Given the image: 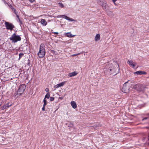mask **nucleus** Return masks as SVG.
<instances>
[{
  "mask_svg": "<svg viewBox=\"0 0 149 149\" xmlns=\"http://www.w3.org/2000/svg\"><path fill=\"white\" fill-rule=\"evenodd\" d=\"M65 36L69 38H72L76 36V35H72L71 32L65 33Z\"/></svg>",
  "mask_w": 149,
  "mask_h": 149,
  "instance_id": "obj_11",
  "label": "nucleus"
},
{
  "mask_svg": "<svg viewBox=\"0 0 149 149\" xmlns=\"http://www.w3.org/2000/svg\"><path fill=\"white\" fill-rule=\"evenodd\" d=\"M100 35L98 34H97L95 36V41H98L100 40Z\"/></svg>",
  "mask_w": 149,
  "mask_h": 149,
  "instance_id": "obj_15",
  "label": "nucleus"
},
{
  "mask_svg": "<svg viewBox=\"0 0 149 149\" xmlns=\"http://www.w3.org/2000/svg\"><path fill=\"white\" fill-rule=\"evenodd\" d=\"M50 97V94L49 93H48L45 95L44 99L47 98L49 99Z\"/></svg>",
  "mask_w": 149,
  "mask_h": 149,
  "instance_id": "obj_19",
  "label": "nucleus"
},
{
  "mask_svg": "<svg viewBox=\"0 0 149 149\" xmlns=\"http://www.w3.org/2000/svg\"><path fill=\"white\" fill-rule=\"evenodd\" d=\"M40 22L41 24L43 26H46L47 24V22L44 19H41Z\"/></svg>",
  "mask_w": 149,
  "mask_h": 149,
  "instance_id": "obj_10",
  "label": "nucleus"
},
{
  "mask_svg": "<svg viewBox=\"0 0 149 149\" xmlns=\"http://www.w3.org/2000/svg\"><path fill=\"white\" fill-rule=\"evenodd\" d=\"M65 82H62L61 83L59 84L58 85H59V87L62 86H63L65 84Z\"/></svg>",
  "mask_w": 149,
  "mask_h": 149,
  "instance_id": "obj_21",
  "label": "nucleus"
},
{
  "mask_svg": "<svg viewBox=\"0 0 149 149\" xmlns=\"http://www.w3.org/2000/svg\"><path fill=\"white\" fill-rule=\"evenodd\" d=\"M135 74H139L141 75L142 74H146V72H144L141 71H139L135 72L134 73Z\"/></svg>",
  "mask_w": 149,
  "mask_h": 149,
  "instance_id": "obj_9",
  "label": "nucleus"
},
{
  "mask_svg": "<svg viewBox=\"0 0 149 149\" xmlns=\"http://www.w3.org/2000/svg\"><path fill=\"white\" fill-rule=\"evenodd\" d=\"M13 42L15 43L21 40V37L19 35H17L15 33H13L9 38Z\"/></svg>",
  "mask_w": 149,
  "mask_h": 149,
  "instance_id": "obj_3",
  "label": "nucleus"
},
{
  "mask_svg": "<svg viewBox=\"0 0 149 149\" xmlns=\"http://www.w3.org/2000/svg\"><path fill=\"white\" fill-rule=\"evenodd\" d=\"M54 100V98L53 97H50V100L51 101H53Z\"/></svg>",
  "mask_w": 149,
  "mask_h": 149,
  "instance_id": "obj_29",
  "label": "nucleus"
},
{
  "mask_svg": "<svg viewBox=\"0 0 149 149\" xmlns=\"http://www.w3.org/2000/svg\"><path fill=\"white\" fill-rule=\"evenodd\" d=\"M29 1L31 3H33L34 2H36V1L35 0H29ZM28 1L29 0H25V2L27 3V5H26L27 6H29V4L28 3Z\"/></svg>",
  "mask_w": 149,
  "mask_h": 149,
  "instance_id": "obj_17",
  "label": "nucleus"
},
{
  "mask_svg": "<svg viewBox=\"0 0 149 149\" xmlns=\"http://www.w3.org/2000/svg\"><path fill=\"white\" fill-rule=\"evenodd\" d=\"M130 85L127 82L125 83L123 85L122 91L125 93H127L131 90Z\"/></svg>",
  "mask_w": 149,
  "mask_h": 149,
  "instance_id": "obj_4",
  "label": "nucleus"
},
{
  "mask_svg": "<svg viewBox=\"0 0 149 149\" xmlns=\"http://www.w3.org/2000/svg\"><path fill=\"white\" fill-rule=\"evenodd\" d=\"M147 118H143V120H146V119Z\"/></svg>",
  "mask_w": 149,
  "mask_h": 149,
  "instance_id": "obj_35",
  "label": "nucleus"
},
{
  "mask_svg": "<svg viewBox=\"0 0 149 149\" xmlns=\"http://www.w3.org/2000/svg\"><path fill=\"white\" fill-rule=\"evenodd\" d=\"M6 105H3V106L1 107V110H3L5 109H7V108H6Z\"/></svg>",
  "mask_w": 149,
  "mask_h": 149,
  "instance_id": "obj_20",
  "label": "nucleus"
},
{
  "mask_svg": "<svg viewBox=\"0 0 149 149\" xmlns=\"http://www.w3.org/2000/svg\"><path fill=\"white\" fill-rule=\"evenodd\" d=\"M65 16V15H58L57 16V17H58V18H61V17H62L63 18H64V17Z\"/></svg>",
  "mask_w": 149,
  "mask_h": 149,
  "instance_id": "obj_23",
  "label": "nucleus"
},
{
  "mask_svg": "<svg viewBox=\"0 0 149 149\" xmlns=\"http://www.w3.org/2000/svg\"><path fill=\"white\" fill-rule=\"evenodd\" d=\"M70 104L72 107L74 109H75L77 108V105L76 102L74 101H71Z\"/></svg>",
  "mask_w": 149,
  "mask_h": 149,
  "instance_id": "obj_13",
  "label": "nucleus"
},
{
  "mask_svg": "<svg viewBox=\"0 0 149 149\" xmlns=\"http://www.w3.org/2000/svg\"><path fill=\"white\" fill-rule=\"evenodd\" d=\"M113 2H116L117 0H111Z\"/></svg>",
  "mask_w": 149,
  "mask_h": 149,
  "instance_id": "obj_36",
  "label": "nucleus"
},
{
  "mask_svg": "<svg viewBox=\"0 0 149 149\" xmlns=\"http://www.w3.org/2000/svg\"><path fill=\"white\" fill-rule=\"evenodd\" d=\"M60 98L61 99H63V98L62 97H60Z\"/></svg>",
  "mask_w": 149,
  "mask_h": 149,
  "instance_id": "obj_37",
  "label": "nucleus"
},
{
  "mask_svg": "<svg viewBox=\"0 0 149 149\" xmlns=\"http://www.w3.org/2000/svg\"><path fill=\"white\" fill-rule=\"evenodd\" d=\"M43 102H44L43 106H45V105L47 104V101H46V100H45V99H44L43 100Z\"/></svg>",
  "mask_w": 149,
  "mask_h": 149,
  "instance_id": "obj_24",
  "label": "nucleus"
},
{
  "mask_svg": "<svg viewBox=\"0 0 149 149\" xmlns=\"http://www.w3.org/2000/svg\"><path fill=\"white\" fill-rule=\"evenodd\" d=\"M5 24L6 29L8 30H11L14 27V25L8 22H6Z\"/></svg>",
  "mask_w": 149,
  "mask_h": 149,
  "instance_id": "obj_7",
  "label": "nucleus"
},
{
  "mask_svg": "<svg viewBox=\"0 0 149 149\" xmlns=\"http://www.w3.org/2000/svg\"><path fill=\"white\" fill-rule=\"evenodd\" d=\"M116 2H113L114 4L115 5V6H117V5L116 3H115Z\"/></svg>",
  "mask_w": 149,
  "mask_h": 149,
  "instance_id": "obj_32",
  "label": "nucleus"
},
{
  "mask_svg": "<svg viewBox=\"0 0 149 149\" xmlns=\"http://www.w3.org/2000/svg\"><path fill=\"white\" fill-rule=\"evenodd\" d=\"M58 4L59 5L60 7H61V8H63L64 7L63 4L61 3H58Z\"/></svg>",
  "mask_w": 149,
  "mask_h": 149,
  "instance_id": "obj_22",
  "label": "nucleus"
},
{
  "mask_svg": "<svg viewBox=\"0 0 149 149\" xmlns=\"http://www.w3.org/2000/svg\"><path fill=\"white\" fill-rule=\"evenodd\" d=\"M102 6L103 8L105 10L108 7V5L106 2H104L102 3Z\"/></svg>",
  "mask_w": 149,
  "mask_h": 149,
  "instance_id": "obj_14",
  "label": "nucleus"
},
{
  "mask_svg": "<svg viewBox=\"0 0 149 149\" xmlns=\"http://www.w3.org/2000/svg\"><path fill=\"white\" fill-rule=\"evenodd\" d=\"M45 106H43V107H42V111H45Z\"/></svg>",
  "mask_w": 149,
  "mask_h": 149,
  "instance_id": "obj_30",
  "label": "nucleus"
},
{
  "mask_svg": "<svg viewBox=\"0 0 149 149\" xmlns=\"http://www.w3.org/2000/svg\"><path fill=\"white\" fill-rule=\"evenodd\" d=\"M59 85H58V84L56 85L54 87L55 88H58V87H59Z\"/></svg>",
  "mask_w": 149,
  "mask_h": 149,
  "instance_id": "obj_27",
  "label": "nucleus"
},
{
  "mask_svg": "<svg viewBox=\"0 0 149 149\" xmlns=\"http://www.w3.org/2000/svg\"><path fill=\"white\" fill-rule=\"evenodd\" d=\"M24 55V54L23 53H20L19 54V58H21Z\"/></svg>",
  "mask_w": 149,
  "mask_h": 149,
  "instance_id": "obj_25",
  "label": "nucleus"
},
{
  "mask_svg": "<svg viewBox=\"0 0 149 149\" xmlns=\"http://www.w3.org/2000/svg\"><path fill=\"white\" fill-rule=\"evenodd\" d=\"M115 66L116 68L115 67V66H113L112 64L109 63L106 65L105 68L107 69H109L110 71L111 72V73L116 74L118 72L116 70L117 69L119 70V69L118 68L119 67L118 65L116 64Z\"/></svg>",
  "mask_w": 149,
  "mask_h": 149,
  "instance_id": "obj_1",
  "label": "nucleus"
},
{
  "mask_svg": "<svg viewBox=\"0 0 149 149\" xmlns=\"http://www.w3.org/2000/svg\"><path fill=\"white\" fill-rule=\"evenodd\" d=\"M77 74V73L76 72H72L69 73L68 77H72L76 75Z\"/></svg>",
  "mask_w": 149,
  "mask_h": 149,
  "instance_id": "obj_12",
  "label": "nucleus"
},
{
  "mask_svg": "<svg viewBox=\"0 0 149 149\" xmlns=\"http://www.w3.org/2000/svg\"><path fill=\"white\" fill-rule=\"evenodd\" d=\"M12 104V103L11 102H8L6 104L7 108H9L10 106H11Z\"/></svg>",
  "mask_w": 149,
  "mask_h": 149,
  "instance_id": "obj_18",
  "label": "nucleus"
},
{
  "mask_svg": "<svg viewBox=\"0 0 149 149\" xmlns=\"http://www.w3.org/2000/svg\"><path fill=\"white\" fill-rule=\"evenodd\" d=\"M36 5L38 6V5L33 4V7H34L35 6H36Z\"/></svg>",
  "mask_w": 149,
  "mask_h": 149,
  "instance_id": "obj_34",
  "label": "nucleus"
},
{
  "mask_svg": "<svg viewBox=\"0 0 149 149\" xmlns=\"http://www.w3.org/2000/svg\"><path fill=\"white\" fill-rule=\"evenodd\" d=\"M13 11L14 12V13H15V14H17V11H16V10L15 9H14V8H13Z\"/></svg>",
  "mask_w": 149,
  "mask_h": 149,
  "instance_id": "obj_28",
  "label": "nucleus"
},
{
  "mask_svg": "<svg viewBox=\"0 0 149 149\" xmlns=\"http://www.w3.org/2000/svg\"><path fill=\"white\" fill-rule=\"evenodd\" d=\"M15 14L16 15L17 17L18 18V19L19 20V22H20V23H21H21H22L21 21L19 19V16L17 15V14Z\"/></svg>",
  "mask_w": 149,
  "mask_h": 149,
  "instance_id": "obj_26",
  "label": "nucleus"
},
{
  "mask_svg": "<svg viewBox=\"0 0 149 149\" xmlns=\"http://www.w3.org/2000/svg\"><path fill=\"white\" fill-rule=\"evenodd\" d=\"M127 63L129 64L130 65L132 66L133 68H134L136 65V63H134L132 61H130L129 60H128Z\"/></svg>",
  "mask_w": 149,
  "mask_h": 149,
  "instance_id": "obj_8",
  "label": "nucleus"
},
{
  "mask_svg": "<svg viewBox=\"0 0 149 149\" xmlns=\"http://www.w3.org/2000/svg\"><path fill=\"white\" fill-rule=\"evenodd\" d=\"M54 33L55 34H57L58 33V32H54L53 33Z\"/></svg>",
  "mask_w": 149,
  "mask_h": 149,
  "instance_id": "obj_33",
  "label": "nucleus"
},
{
  "mask_svg": "<svg viewBox=\"0 0 149 149\" xmlns=\"http://www.w3.org/2000/svg\"><path fill=\"white\" fill-rule=\"evenodd\" d=\"M45 91L46 92H48L49 91V89L48 88H46L45 89Z\"/></svg>",
  "mask_w": 149,
  "mask_h": 149,
  "instance_id": "obj_31",
  "label": "nucleus"
},
{
  "mask_svg": "<svg viewBox=\"0 0 149 149\" xmlns=\"http://www.w3.org/2000/svg\"><path fill=\"white\" fill-rule=\"evenodd\" d=\"M64 18L66 20H69L70 21H75V20L74 19L70 18L65 15Z\"/></svg>",
  "mask_w": 149,
  "mask_h": 149,
  "instance_id": "obj_16",
  "label": "nucleus"
},
{
  "mask_svg": "<svg viewBox=\"0 0 149 149\" xmlns=\"http://www.w3.org/2000/svg\"><path fill=\"white\" fill-rule=\"evenodd\" d=\"M133 88L139 92L143 91L145 88L141 84H138L133 85Z\"/></svg>",
  "mask_w": 149,
  "mask_h": 149,
  "instance_id": "obj_5",
  "label": "nucleus"
},
{
  "mask_svg": "<svg viewBox=\"0 0 149 149\" xmlns=\"http://www.w3.org/2000/svg\"><path fill=\"white\" fill-rule=\"evenodd\" d=\"M26 86L24 84L20 85L17 91V93L21 95L23 93L26 88Z\"/></svg>",
  "mask_w": 149,
  "mask_h": 149,
  "instance_id": "obj_6",
  "label": "nucleus"
},
{
  "mask_svg": "<svg viewBox=\"0 0 149 149\" xmlns=\"http://www.w3.org/2000/svg\"><path fill=\"white\" fill-rule=\"evenodd\" d=\"M45 45L41 44L40 46L39 50L38 53V55L40 58H42L45 56Z\"/></svg>",
  "mask_w": 149,
  "mask_h": 149,
  "instance_id": "obj_2",
  "label": "nucleus"
}]
</instances>
